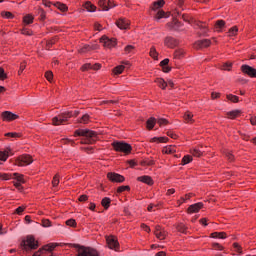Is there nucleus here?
Here are the masks:
<instances>
[{"mask_svg":"<svg viewBox=\"0 0 256 256\" xmlns=\"http://www.w3.org/2000/svg\"><path fill=\"white\" fill-rule=\"evenodd\" d=\"M163 153H166L167 155H171L173 153H175V146H167L165 147L163 150Z\"/></svg>","mask_w":256,"mask_h":256,"instance_id":"obj_42","label":"nucleus"},{"mask_svg":"<svg viewBox=\"0 0 256 256\" xmlns=\"http://www.w3.org/2000/svg\"><path fill=\"white\" fill-rule=\"evenodd\" d=\"M34 17L31 14H27L26 16L23 17V23H25V25H31V23H33L34 21Z\"/></svg>","mask_w":256,"mask_h":256,"instance_id":"obj_33","label":"nucleus"},{"mask_svg":"<svg viewBox=\"0 0 256 256\" xmlns=\"http://www.w3.org/2000/svg\"><path fill=\"white\" fill-rule=\"evenodd\" d=\"M164 45L168 47V49H175V47H179V40L173 36H167L164 39Z\"/></svg>","mask_w":256,"mask_h":256,"instance_id":"obj_9","label":"nucleus"},{"mask_svg":"<svg viewBox=\"0 0 256 256\" xmlns=\"http://www.w3.org/2000/svg\"><path fill=\"white\" fill-rule=\"evenodd\" d=\"M101 205H102V207H104L105 210L109 209L111 207V198L104 197L101 200Z\"/></svg>","mask_w":256,"mask_h":256,"instance_id":"obj_27","label":"nucleus"},{"mask_svg":"<svg viewBox=\"0 0 256 256\" xmlns=\"http://www.w3.org/2000/svg\"><path fill=\"white\" fill-rule=\"evenodd\" d=\"M163 7H165V0H157L150 6V11H160Z\"/></svg>","mask_w":256,"mask_h":256,"instance_id":"obj_15","label":"nucleus"},{"mask_svg":"<svg viewBox=\"0 0 256 256\" xmlns=\"http://www.w3.org/2000/svg\"><path fill=\"white\" fill-rule=\"evenodd\" d=\"M195 49H205L207 47H211V40L210 39H202L198 40L194 43Z\"/></svg>","mask_w":256,"mask_h":256,"instance_id":"obj_13","label":"nucleus"},{"mask_svg":"<svg viewBox=\"0 0 256 256\" xmlns=\"http://www.w3.org/2000/svg\"><path fill=\"white\" fill-rule=\"evenodd\" d=\"M107 179H109L111 183H124L125 176L115 172H108Z\"/></svg>","mask_w":256,"mask_h":256,"instance_id":"obj_7","label":"nucleus"},{"mask_svg":"<svg viewBox=\"0 0 256 256\" xmlns=\"http://www.w3.org/2000/svg\"><path fill=\"white\" fill-rule=\"evenodd\" d=\"M184 120L186 123H194L195 120H193V113L186 111L184 114Z\"/></svg>","mask_w":256,"mask_h":256,"instance_id":"obj_31","label":"nucleus"},{"mask_svg":"<svg viewBox=\"0 0 256 256\" xmlns=\"http://www.w3.org/2000/svg\"><path fill=\"white\" fill-rule=\"evenodd\" d=\"M98 5L102 11H109V8L107 7V0H99Z\"/></svg>","mask_w":256,"mask_h":256,"instance_id":"obj_41","label":"nucleus"},{"mask_svg":"<svg viewBox=\"0 0 256 256\" xmlns=\"http://www.w3.org/2000/svg\"><path fill=\"white\" fill-rule=\"evenodd\" d=\"M52 185H53V187H57V185H59V174H56V175L53 177Z\"/></svg>","mask_w":256,"mask_h":256,"instance_id":"obj_60","label":"nucleus"},{"mask_svg":"<svg viewBox=\"0 0 256 256\" xmlns=\"http://www.w3.org/2000/svg\"><path fill=\"white\" fill-rule=\"evenodd\" d=\"M45 77H46L47 81H49L51 83V81H53V72L47 71L45 73Z\"/></svg>","mask_w":256,"mask_h":256,"instance_id":"obj_61","label":"nucleus"},{"mask_svg":"<svg viewBox=\"0 0 256 256\" xmlns=\"http://www.w3.org/2000/svg\"><path fill=\"white\" fill-rule=\"evenodd\" d=\"M56 41H57V37H55L51 40H48L47 43H46L47 49H51V47H53V45H55Z\"/></svg>","mask_w":256,"mask_h":256,"instance_id":"obj_56","label":"nucleus"},{"mask_svg":"<svg viewBox=\"0 0 256 256\" xmlns=\"http://www.w3.org/2000/svg\"><path fill=\"white\" fill-rule=\"evenodd\" d=\"M226 99H228V101H231V103H239V96L237 95L227 94Z\"/></svg>","mask_w":256,"mask_h":256,"instance_id":"obj_36","label":"nucleus"},{"mask_svg":"<svg viewBox=\"0 0 256 256\" xmlns=\"http://www.w3.org/2000/svg\"><path fill=\"white\" fill-rule=\"evenodd\" d=\"M53 247H55V246L54 245H52V246H42L41 248H39V250L34 252V254L32 256H41V253H43V251H51L53 249ZM49 256H57V255L56 254H50Z\"/></svg>","mask_w":256,"mask_h":256,"instance_id":"obj_18","label":"nucleus"},{"mask_svg":"<svg viewBox=\"0 0 256 256\" xmlns=\"http://www.w3.org/2000/svg\"><path fill=\"white\" fill-rule=\"evenodd\" d=\"M155 83H157L160 89H163V90L167 89V82H165L163 78H156Z\"/></svg>","mask_w":256,"mask_h":256,"instance_id":"obj_28","label":"nucleus"},{"mask_svg":"<svg viewBox=\"0 0 256 256\" xmlns=\"http://www.w3.org/2000/svg\"><path fill=\"white\" fill-rule=\"evenodd\" d=\"M185 57V50L184 49H177L174 52V59H183Z\"/></svg>","mask_w":256,"mask_h":256,"instance_id":"obj_29","label":"nucleus"},{"mask_svg":"<svg viewBox=\"0 0 256 256\" xmlns=\"http://www.w3.org/2000/svg\"><path fill=\"white\" fill-rule=\"evenodd\" d=\"M112 147L116 153H124V155H131L133 151V146L125 141H114L112 142Z\"/></svg>","mask_w":256,"mask_h":256,"instance_id":"obj_3","label":"nucleus"},{"mask_svg":"<svg viewBox=\"0 0 256 256\" xmlns=\"http://www.w3.org/2000/svg\"><path fill=\"white\" fill-rule=\"evenodd\" d=\"M89 119H91V116H89V114H84L80 118L79 123H83V125H87V123H89Z\"/></svg>","mask_w":256,"mask_h":256,"instance_id":"obj_44","label":"nucleus"},{"mask_svg":"<svg viewBox=\"0 0 256 256\" xmlns=\"http://www.w3.org/2000/svg\"><path fill=\"white\" fill-rule=\"evenodd\" d=\"M212 239H227V233L225 232H213L210 234Z\"/></svg>","mask_w":256,"mask_h":256,"instance_id":"obj_24","label":"nucleus"},{"mask_svg":"<svg viewBox=\"0 0 256 256\" xmlns=\"http://www.w3.org/2000/svg\"><path fill=\"white\" fill-rule=\"evenodd\" d=\"M154 234L160 241H163V239L167 237V233L165 232V230H162L160 232H154Z\"/></svg>","mask_w":256,"mask_h":256,"instance_id":"obj_40","label":"nucleus"},{"mask_svg":"<svg viewBox=\"0 0 256 256\" xmlns=\"http://www.w3.org/2000/svg\"><path fill=\"white\" fill-rule=\"evenodd\" d=\"M42 227H51V220L43 219L42 220Z\"/></svg>","mask_w":256,"mask_h":256,"instance_id":"obj_64","label":"nucleus"},{"mask_svg":"<svg viewBox=\"0 0 256 256\" xmlns=\"http://www.w3.org/2000/svg\"><path fill=\"white\" fill-rule=\"evenodd\" d=\"M106 243L110 249L119 251V240L115 236H106Z\"/></svg>","mask_w":256,"mask_h":256,"instance_id":"obj_8","label":"nucleus"},{"mask_svg":"<svg viewBox=\"0 0 256 256\" xmlns=\"http://www.w3.org/2000/svg\"><path fill=\"white\" fill-rule=\"evenodd\" d=\"M78 201L80 203H85V201H89V196L86 194H82L79 196Z\"/></svg>","mask_w":256,"mask_h":256,"instance_id":"obj_57","label":"nucleus"},{"mask_svg":"<svg viewBox=\"0 0 256 256\" xmlns=\"http://www.w3.org/2000/svg\"><path fill=\"white\" fill-rule=\"evenodd\" d=\"M116 26L118 29H129V21L125 18H119L116 21Z\"/></svg>","mask_w":256,"mask_h":256,"instance_id":"obj_17","label":"nucleus"},{"mask_svg":"<svg viewBox=\"0 0 256 256\" xmlns=\"http://www.w3.org/2000/svg\"><path fill=\"white\" fill-rule=\"evenodd\" d=\"M228 119H237L241 115V110L236 109L226 113Z\"/></svg>","mask_w":256,"mask_h":256,"instance_id":"obj_21","label":"nucleus"},{"mask_svg":"<svg viewBox=\"0 0 256 256\" xmlns=\"http://www.w3.org/2000/svg\"><path fill=\"white\" fill-rule=\"evenodd\" d=\"M66 225L68 226V227H77V221H75V219H73V218H71V219H68L67 221H66Z\"/></svg>","mask_w":256,"mask_h":256,"instance_id":"obj_51","label":"nucleus"},{"mask_svg":"<svg viewBox=\"0 0 256 256\" xmlns=\"http://www.w3.org/2000/svg\"><path fill=\"white\" fill-rule=\"evenodd\" d=\"M5 137L19 138L21 137V134L17 132H8L5 134Z\"/></svg>","mask_w":256,"mask_h":256,"instance_id":"obj_55","label":"nucleus"},{"mask_svg":"<svg viewBox=\"0 0 256 256\" xmlns=\"http://www.w3.org/2000/svg\"><path fill=\"white\" fill-rule=\"evenodd\" d=\"M225 25H226L225 20H217L215 23V29H223Z\"/></svg>","mask_w":256,"mask_h":256,"instance_id":"obj_47","label":"nucleus"},{"mask_svg":"<svg viewBox=\"0 0 256 256\" xmlns=\"http://www.w3.org/2000/svg\"><path fill=\"white\" fill-rule=\"evenodd\" d=\"M22 35H27L28 37H31L33 35V31L29 28H23L21 30Z\"/></svg>","mask_w":256,"mask_h":256,"instance_id":"obj_54","label":"nucleus"},{"mask_svg":"<svg viewBox=\"0 0 256 256\" xmlns=\"http://www.w3.org/2000/svg\"><path fill=\"white\" fill-rule=\"evenodd\" d=\"M16 163L19 167L31 165L33 163V157L29 154H23L17 158Z\"/></svg>","mask_w":256,"mask_h":256,"instance_id":"obj_5","label":"nucleus"},{"mask_svg":"<svg viewBox=\"0 0 256 256\" xmlns=\"http://www.w3.org/2000/svg\"><path fill=\"white\" fill-rule=\"evenodd\" d=\"M191 154L193 157H202L203 156V151L199 150L198 148H194L191 150Z\"/></svg>","mask_w":256,"mask_h":256,"instance_id":"obj_45","label":"nucleus"},{"mask_svg":"<svg viewBox=\"0 0 256 256\" xmlns=\"http://www.w3.org/2000/svg\"><path fill=\"white\" fill-rule=\"evenodd\" d=\"M149 55H150V57H152V59H155V60L158 59L159 53H157V49L155 48V46H152V47L150 48Z\"/></svg>","mask_w":256,"mask_h":256,"instance_id":"obj_37","label":"nucleus"},{"mask_svg":"<svg viewBox=\"0 0 256 256\" xmlns=\"http://www.w3.org/2000/svg\"><path fill=\"white\" fill-rule=\"evenodd\" d=\"M100 43H103L104 47H107V49H113V47L117 45V39L109 38L104 35L100 38Z\"/></svg>","mask_w":256,"mask_h":256,"instance_id":"obj_6","label":"nucleus"},{"mask_svg":"<svg viewBox=\"0 0 256 256\" xmlns=\"http://www.w3.org/2000/svg\"><path fill=\"white\" fill-rule=\"evenodd\" d=\"M203 207H204L203 202H198V203L192 204L188 207L187 213L189 215H191L193 213H199V211H201V209H203Z\"/></svg>","mask_w":256,"mask_h":256,"instance_id":"obj_14","label":"nucleus"},{"mask_svg":"<svg viewBox=\"0 0 256 256\" xmlns=\"http://www.w3.org/2000/svg\"><path fill=\"white\" fill-rule=\"evenodd\" d=\"M140 165L142 167H153V165H155V160L144 159L140 162Z\"/></svg>","mask_w":256,"mask_h":256,"instance_id":"obj_30","label":"nucleus"},{"mask_svg":"<svg viewBox=\"0 0 256 256\" xmlns=\"http://www.w3.org/2000/svg\"><path fill=\"white\" fill-rule=\"evenodd\" d=\"M1 17L3 19H15V15L9 11H2L1 12Z\"/></svg>","mask_w":256,"mask_h":256,"instance_id":"obj_35","label":"nucleus"},{"mask_svg":"<svg viewBox=\"0 0 256 256\" xmlns=\"http://www.w3.org/2000/svg\"><path fill=\"white\" fill-rule=\"evenodd\" d=\"M51 247V246H54L53 249L51 250H44L41 252L40 256H47V253H51V255H53V251H55V249L57 247H59V244L58 243H49V244H46L44 245V247Z\"/></svg>","mask_w":256,"mask_h":256,"instance_id":"obj_20","label":"nucleus"},{"mask_svg":"<svg viewBox=\"0 0 256 256\" xmlns=\"http://www.w3.org/2000/svg\"><path fill=\"white\" fill-rule=\"evenodd\" d=\"M74 137H86L81 143L83 145H93L99 140V133L89 129H78L75 130Z\"/></svg>","mask_w":256,"mask_h":256,"instance_id":"obj_1","label":"nucleus"},{"mask_svg":"<svg viewBox=\"0 0 256 256\" xmlns=\"http://www.w3.org/2000/svg\"><path fill=\"white\" fill-rule=\"evenodd\" d=\"M137 181H139L140 183H145V185H149L150 187L155 184V181H153V178L147 175L138 177Z\"/></svg>","mask_w":256,"mask_h":256,"instance_id":"obj_16","label":"nucleus"},{"mask_svg":"<svg viewBox=\"0 0 256 256\" xmlns=\"http://www.w3.org/2000/svg\"><path fill=\"white\" fill-rule=\"evenodd\" d=\"M225 156L228 159V161H235V156L233 155V153L226 151Z\"/></svg>","mask_w":256,"mask_h":256,"instance_id":"obj_59","label":"nucleus"},{"mask_svg":"<svg viewBox=\"0 0 256 256\" xmlns=\"http://www.w3.org/2000/svg\"><path fill=\"white\" fill-rule=\"evenodd\" d=\"M166 27L169 31H183V29H181V27H183V24L177 19H174L172 22H168L166 24Z\"/></svg>","mask_w":256,"mask_h":256,"instance_id":"obj_10","label":"nucleus"},{"mask_svg":"<svg viewBox=\"0 0 256 256\" xmlns=\"http://www.w3.org/2000/svg\"><path fill=\"white\" fill-rule=\"evenodd\" d=\"M25 69H27V61H23L20 63V68L18 70V75H21V73H23V71H25Z\"/></svg>","mask_w":256,"mask_h":256,"instance_id":"obj_50","label":"nucleus"},{"mask_svg":"<svg viewBox=\"0 0 256 256\" xmlns=\"http://www.w3.org/2000/svg\"><path fill=\"white\" fill-rule=\"evenodd\" d=\"M176 230L179 232V233H187V226H185V224L183 223H178L176 225Z\"/></svg>","mask_w":256,"mask_h":256,"instance_id":"obj_38","label":"nucleus"},{"mask_svg":"<svg viewBox=\"0 0 256 256\" xmlns=\"http://www.w3.org/2000/svg\"><path fill=\"white\" fill-rule=\"evenodd\" d=\"M123 71H125V66L118 65L113 68L112 73H114L115 75H121V73H123Z\"/></svg>","mask_w":256,"mask_h":256,"instance_id":"obj_32","label":"nucleus"},{"mask_svg":"<svg viewBox=\"0 0 256 256\" xmlns=\"http://www.w3.org/2000/svg\"><path fill=\"white\" fill-rule=\"evenodd\" d=\"M13 176L15 177L17 183H25L23 174L14 173Z\"/></svg>","mask_w":256,"mask_h":256,"instance_id":"obj_43","label":"nucleus"},{"mask_svg":"<svg viewBox=\"0 0 256 256\" xmlns=\"http://www.w3.org/2000/svg\"><path fill=\"white\" fill-rule=\"evenodd\" d=\"M1 119L2 121H7V122L16 121V119H19V115L11 111H4L1 113Z\"/></svg>","mask_w":256,"mask_h":256,"instance_id":"obj_11","label":"nucleus"},{"mask_svg":"<svg viewBox=\"0 0 256 256\" xmlns=\"http://www.w3.org/2000/svg\"><path fill=\"white\" fill-rule=\"evenodd\" d=\"M9 155L6 152L0 151V161H7Z\"/></svg>","mask_w":256,"mask_h":256,"instance_id":"obj_63","label":"nucleus"},{"mask_svg":"<svg viewBox=\"0 0 256 256\" xmlns=\"http://www.w3.org/2000/svg\"><path fill=\"white\" fill-rule=\"evenodd\" d=\"M239 33V28L237 26H233L228 30V37H235Z\"/></svg>","mask_w":256,"mask_h":256,"instance_id":"obj_34","label":"nucleus"},{"mask_svg":"<svg viewBox=\"0 0 256 256\" xmlns=\"http://www.w3.org/2000/svg\"><path fill=\"white\" fill-rule=\"evenodd\" d=\"M168 17H169V13L165 12L164 10H158V12L156 13L155 19L159 21L161 19H168Z\"/></svg>","mask_w":256,"mask_h":256,"instance_id":"obj_23","label":"nucleus"},{"mask_svg":"<svg viewBox=\"0 0 256 256\" xmlns=\"http://www.w3.org/2000/svg\"><path fill=\"white\" fill-rule=\"evenodd\" d=\"M7 73H5V69L0 67V81H5L7 79Z\"/></svg>","mask_w":256,"mask_h":256,"instance_id":"obj_53","label":"nucleus"},{"mask_svg":"<svg viewBox=\"0 0 256 256\" xmlns=\"http://www.w3.org/2000/svg\"><path fill=\"white\" fill-rule=\"evenodd\" d=\"M156 123H158L159 127H163L165 125H169V120L165 118H159L158 120H156Z\"/></svg>","mask_w":256,"mask_h":256,"instance_id":"obj_46","label":"nucleus"},{"mask_svg":"<svg viewBox=\"0 0 256 256\" xmlns=\"http://www.w3.org/2000/svg\"><path fill=\"white\" fill-rule=\"evenodd\" d=\"M91 51V47L89 44H85L82 48L78 50V53H89Z\"/></svg>","mask_w":256,"mask_h":256,"instance_id":"obj_49","label":"nucleus"},{"mask_svg":"<svg viewBox=\"0 0 256 256\" xmlns=\"http://www.w3.org/2000/svg\"><path fill=\"white\" fill-rule=\"evenodd\" d=\"M54 7H57V9H59V11H62V13H67V11H69V7L61 2L54 3Z\"/></svg>","mask_w":256,"mask_h":256,"instance_id":"obj_26","label":"nucleus"},{"mask_svg":"<svg viewBox=\"0 0 256 256\" xmlns=\"http://www.w3.org/2000/svg\"><path fill=\"white\" fill-rule=\"evenodd\" d=\"M89 69H92L91 63H86V64L82 65V67H81V71H83V72L89 71Z\"/></svg>","mask_w":256,"mask_h":256,"instance_id":"obj_62","label":"nucleus"},{"mask_svg":"<svg viewBox=\"0 0 256 256\" xmlns=\"http://www.w3.org/2000/svg\"><path fill=\"white\" fill-rule=\"evenodd\" d=\"M71 117H73V111L61 113L58 116L52 118V125H63V123H67Z\"/></svg>","mask_w":256,"mask_h":256,"instance_id":"obj_4","label":"nucleus"},{"mask_svg":"<svg viewBox=\"0 0 256 256\" xmlns=\"http://www.w3.org/2000/svg\"><path fill=\"white\" fill-rule=\"evenodd\" d=\"M169 141L168 137L162 136V137H153L150 140V143H167Z\"/></svg>","mask_w":256,"mask_h":256,"instance_id":"obj_25","label":"nucleus"},{"mask_svg":"<svg viewBox=\"0 0 256 256\" xmlns=\"http://www.w3.org/2000/svg\"><path fill=\"white\" fill-rule=\"evenodd\" d=\"M191 161H193V156H191V155H185V156L182 158L181 165H189V163H191Z\"/></svg>","mask_w":256,"mask_h":256,"instance_id":"obj_39","label":"nucleus"},{"mask_svg":"<svg viewBox=\"0 0 256 256\" xmlns=\"http://www.w3.org/2000/svg\"><path fill=\"white\" fill-rule=\"evenodd\" d=\"M0 179H2L3 181H9V179H11V174L0 173Z\"/></svg>","mask_w":256,"mask_h":256,"instance_id":"obj_58","label":"nucleus"},{"mask_svg":"<svg viewBox=\"0 0 256 256\" xmlns=\"http://www.w3.org/2000/svg\"><path fill=\"white\" fill-rule=\"evenodd\" d=\"M231 67H233V64L230 62H226L222 65L221 69L223 71H231Z\"/></svg>","mask_w":256,"mask_h":256,"instance_id":"obj_52","label":"nucleus"},{"mask_svg":"<svg viewBox=\"0 0 256 256\" xmlns=\"http://www.w3.org/2000/svg\"><path fill=\"white\" fill-rule=\"evenodd\" d=\"M20 247L22 251H26V253H29V251H35L39 249V241L35 240V236L28 235L26 236L25 240L21 241Z\"/></svg>","mask_w":256,"mask_h":256,"instance_id":"obj_2","label":"nucleus"},{"mask_svg":"<svg viewBox=\"0 0 256 256\" xmlns=\"http://www.w3.org/2000/svg\"><path fill=\"white\" fill-rule=\"evenodd\" d=\"M125 191H131V186L126 185V186H119L117 188V193H123Z\"/></svg>","mask_w":256,"mask_h":256,"instance_id":"obj_48","label":"nucleus"},{"mask_svg":"<svg viewBox=\"0 0 256 256\" xmlns=\"http://www.w3.org/2000/svg\"><path fill=\"white\" fill-rule=\"evenodd\" d=\"M156 123H157V119L155 117H150L146 121V128L148 129V131H151L155 127Z\"/></svg>","mask_w":256,"mask_h":256,"instance_id":"obj_22","label":"nucleus"},{"mask_svg":"<svg viewBox=\"0 0 256 256\" xmlns=\"http://www.w3.org/2000/svg\"><path fill=\"white\" fill-rule=\"evenodd\" d=\"M241 71L244 75H248V77L256 78V69L247 64L241 66Z\"/></svg>","mask_w":256,"mask_h":256,"instance_id":"obj_12","label":"nucleus"},{"mask_svg":"<svg viewBox=\"0 0 256 256\" xmlns=\"http://www.w3.org/2000/svg\"><path fill=\"white\" fill-rule=\"evenodd\" d=\"M84 9H86V11H88V13H95L97 11V6H95V4L91 3V1H87L84 5H83Z\"/></svg>","mask_w":256,"mask_h":256,"instance_id":"obj_19","label":"nucleus"}]
</instances>
